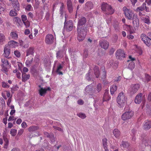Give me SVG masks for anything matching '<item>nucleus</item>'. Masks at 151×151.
<instances>
[{"mask_svg": "<svg viewBox=\"0 0 151 151\" xmlns=\"http://www.w3.org/2000/svg\"><path fill=\"white\" fill-rule=\"evenodd\" d=\"M86 22L84 17H82L78 21L77 27V39L79 42L83 41L87 33V30L86 27H81Z\"/></svg>", "mask_w": 151, "mask_h": 151, "instance_id": "obj_1", "label": "nucleus"}, {"mask_svg": "<svg viewBox=\"0 0 151 151\" xmlns=\"http://www.w3.org/2000/svg\"><path fill=\"white\" fill-rule=\"evenodd\" d=\"M127 97L124 93L122 92L119 94L117 98L116 101L118 106L120 108L124 106L126 102Z\"/></svg>", "mask_w": 151, "mask_h": 151, "instance_id": "obj_2", "label": "nucleus"}, {"mask_svg": "<svg viewBox=\"0 0 151 151\" xmlns=\"http://www.w3.org/2000/svg\"><path fill=\"white\" fill-rule=\"evenodd\" d=\"M1 66V71L7 75L8 70L10 67V65L8 60L5 59H2Z\"/></svg>", "mask_w": 151, "mask_h": 151, "instance_id": "obj_3", "label": "nucleus"}, {"mask_svg": "<svg viewBox=\"0 0 151 151\" xmlns=\"http://www.w3.org/2000/svg\"><path fill=\"white\" fill-rule=\"evenodd\" d=\"M101 9L107 14H111L114 13V10L111 6L105 2L102 4Z\"/></svg>", "mask_w": 151, "mask_h": 151, "instance_id": "obj_4", "label": "nucleus"}, {"mask_svg": "<svg viewBox=\"0 0 151 151\" xmlns=\"http://www.w3.org/2000/svg\"><path fill=\"white\" fill-rule=\"evenodd\" d=\"M94 70V75H91V72L90 71H89V73L86 74V78L88 81H90L91 80V78H94L95 76L96 78H98L100 75V72L99 70V68L97 66H95L93 69Z\"/></svg>", "mask_w": 151, "mask_h": 151, "instance_id": "obj_5", "label": "nucleus"}, {"mask_svg": "<svg viewBox=\"0 0 151 151\" xmlns=\"http://www.w3.org/2000/svg\"><path fill=\"white\" fill-rule=\"evenodd\" d=\"M123 10L126 17L129 20H131L134 14L132 11L125 6L123 8Z\"/></svg>", "mask_w": 151, "mask_h": 151, "instance_id": "obj_6", "label": "nucleus"}, {"mask_svg": "<svg viewBox=\"0 0 151 151\" xmlns=\"http://www.w3.org/2000/svg\"><path fill=\"white\" fill-rule=\"evenodd\" d=\"M134 112L131 110L126 111L122 116V119L123 120H126L130 119L133 116Z\"/></svg>", "mask_w": 151, "mask_h": 151, "instance_id": "obj_7", "label": "nucleus"}, {"mask_svg": "<svg viewBox=\"0 0 151 151\" xmlns=\"http://www.w3.org/2000/svg\"><path fill=\"white\" fill-rule=\"evenodd\" d=\"M142 40L147 46L149 47L151 45V39L145 34H142L141 35Z\"/></svg>", "mask_w": 151, "mask_h": 151, "instance_id": "obj_8", "label": "nucleus"}, {"mask_svg": "<svg viewBox=\"0 0 151 151\" xmlns=\"http://www.w3.org/2000/svg\"><path fill=\"white\" fill-rule=\"evenodd\" d=\"M73 27V24L72 21L69 20L68 21L66 22V20H65L64 28L67 31H70L72 29Z\"/></svg>", "mask_w": 151, "mask_h": 151, "instance_id": "obj_9", "label": "nucleus"}, {"mask_svg": "<svg viewBox=\"0 0 151 151\" xmlns=\"http://www.w3.org/2000/svg\"><path fill=\"white\" fill-rule=\"evenodd\" d=\"M132 23L134 28L135 29L136 27L139 26V20L138 16L136 14H134L132 16Z\"/></svg>", "mask_w": 151, "mask_h": 151, "instance_id": "obj_10", "label": "nucleus"}, {"mask_svg": "<svg viewBox=\"0 0 151 151\" xmlns=\"http://www.w3.org/2000/svg\"><path fill=\"white\" fill-rule=\"evenodd\" d=\"M139 87L140 85L138 84H132L131 85L129 90L131 94H134L137 92Z\"/></svg>", "mask_w": 151, "mask_h": 151, "instance_id": "obj_11", "label": "nucleus"}, {"mask_svg": "<svg viewBox=\"0 0 151 151\" xmlns=\"http://www.w3.org/2000/svg\"><path fill=\"white\" fill-rule=\"evenodd\" d=\"M39 87L40 89L39 90V92L40 95L41 96H44L46 94L47 91H50V88L48 87L47 88H43L40 85H39Z\"/></svg>", "mask_w": 151, "mask_h": 151, "instance_id": "obj_12", "label": "nucleus"}, {"mask_svg": "<svg viewBox=\"0 0 151 151\" xmlns=\"http://www.w3.org/2000/svg\"><path fill=\"white\" fill-rule=\"evenodd\" d=\"M116 58L120 60L122 59L125 57L124 51L121 49H119L116 51Z\"/></svg>", "mask_w": 151, "mask_h": 151, "instance_id": "obj_13", "label": "nucleus"}, {"mask_svg": "<svg viewBox=\"0 0 151 151\" xmlns=\"http://www.w3.org/2000/svg\"><path fill=\"white\" fill-rule=\"evenodd\" d=\"M11 1L14 9L16 10L19 11L20 10V5L17 0H9Z\"/></svg>", "mask_w": 151, "mask_h": 151, "instance_id": "obj_14", "label": "nucleus"}, {"mask_svg": "<svg viewBox=\"0 0 151 151\" xmlns=\"http://www.w3.org/2000/svg\"><path fill=\"white\" fill-rule=\"evenodd\" d=\"M123 27L125 30L129 32L130 34L135 32V30L134 29L132 26L129 25L125 24L123 25Z\"/></svg>", "mask_w": 151, "mask_h": 151, "instance_id": "obj_15", "label": "nucleus"}, {"mask_svg": "<svg viewBox=\"0 0 151 151\" xmlns=\"http://www.w3.org/2000/svg\"><path fill=\"white\" fill-rule=\"evenodd\" d=\"M54 39V37L52 35L48 34L46 36L45 42L48 44L52 43L53 42Z\"/></svg>", "mask_w": 151, "mask_h": 151, "instance_id": "obj_16", "label": "nucleus"}, {"mask_svg": "<svg viewBox=\"0 0 151 151\" xmlns=\"http://www.w3.org/2000/svg\"><path fill=\"white\" fill-rule=\"evenodd\" d=\"M100 44L101 47L105 49L108 48L109 44L106 40H102L100 42Z\"/></svg>", "mask_w": 151, "mask_h": 151, "instance_id": "obj_17", "label": "nucleus"}, {"mask_svg": "<svg viewBox=\"0 0 151 151\" xmlns=\"http://www.w3.org/2000/svg\"><path fill=\"white\" fill-rule=\"evenodd\" d=\"M129 58L131 62H130L129 65V68L131 70L133 69L135 65L134 63L133 62L135 60V58H132L131 56H129Z\"/></svg>", "mask_w": 151, "mask_h": 151, "instance_id": "obj_18", "label": "nucleus"}, {"mask_svg": "<svg viewBox=\"0 0 151 151\" xmlns=\"http://www.w3.org/2000/svg\"><path fill=\"white\" fill-rule=\"evenodd\" d=\"M85 9L86 10L92 9L93 6V4L91 1H88L85 4Z\"/></svg>", "mask_w": 151, "mask_h": 151, "instance_id": "obj_19", "label": "nucleus"}, {"mask_svg": "<svg viewBox=\"0 0 151 151\" xmlns=\"http://www.w3.org/2000/svg\"><path fill=\"white\" fill-rule=\"evenodd\" d=\"M142 99V93H139L136 96L134 100L135 102L137 104H140L141 102Z\"/></svg>", "mask_w": 151, "mask_h": 151, "instance_id": "obj_20", "label": "nucleus"}, {"mask_svg": "<svg viewBox=\"0 0 151 151\" xmlns=\"http://www.w3.org/2000/svg\"><path fill=\"white\" fill-rule=\"evenodd\" d=\"M151 127V122L146 121L144 123L143 125L144 129L146 130H148Z\"/></svg>", "mask_w": 151, "mask_h": 151, "instance_id": "obj_21", "label": "nucleus"}, {"mask_svg": "<svg viewBox=\"0 0 151 151\" xmlns=\"http://www.w3.org/2000/svg\"><path fill=\"white\" fill-rule=\"evenodd\" d=\"M18 44L19 43L17 42L14 40L10 41L8 43V45L10 47L13 48H15L17 47Z\"/></svg>", "mask_w": 151, "mask_h": 151, "instance_id": "obj_22", "label": "nucleus"}, {"mask_svg": "<svg viewBox=\"0 0 151 151\" xmlns=\"http://www.w3.org/2000/svg\"><path fill=\"white\" fill-rule=\"evenodd\" d=\"M108 91H106L105 92L103 97V101H109L111 99V97L109 95Z\"/></svg>", "mask_w": 151, "mask_h": 151, "instance_id": "obj_23", "label": "nucleus"}, {"mask_svg": "<svg viewBox=\"0 0 151 151\" xmlns=\"http://www.w3.org/2000/svg\"><path fill=\"white\" fill-rule=\"evenodd\" d=\"M34 52V48L33 47H30L26 51V56L31 55H33Z\"/></svg>", "mask_w": 151, "mask_h": 151, "instance_id": "obj_24", "label": "nucleus"}, {"mask_svg": "<svg viewBox=\"0 0 151 151\" xmlns=\"http://www.w3.org/2000/svg\"><path fill=\"white\" fill-rule=\"evenodd\" d=\"M39 129L38 127L36 126H33L30 127L28 129V130L30 132H35Z\"/></svg>", "mask_w": 151, "mask_h": 151, "instance_id": "obj_25", "label": "nucleus"}, {"mask_svg": "<svg viewBox=\"0 0 151 151\" xmlns=\"http://www.w3.org/2000/svg\"><path fill=\"white\" fill-rule=\"evenodd\" d=\"M92 86L91 85H89L86 88L85 92L86 93H88L90 94L92 93Z\"/></svg>", "mask_w": 151, "mask_h": 151, "instance_id": "obj_26", "label": "nucleus"}, {"mask_svg": "<svg viewBox=\"0 0 151 151\" xmlns=\"http://www.w3.org/2000/svg\"><path fill=\"white\" fill-rule=\"evenodd\" d=\"M113 133L114 136L116 138H118L120 135V133L119 130L117 129H115L113 131Z\"/></svg>", "mask_w": 151, "mask_h": 151, "instance_id": "obj_27", "label": "nucleus"}, {"mask_svg": "<svg viewBox=\"0 0 151 151\" xmlns=\"http://www.w3.org/2000/svg\"><path fill=\"white\" fill-rule=\"evenodd\" d=\"M129 146V145L128 142L123 141L122 142L121 144L120 145L121 148L122 149L127 148Z\"/></svg>", "mask_w": 151, "mask_h": 151, "instance_id": "obj_28", "label": "nucleus"}, {"mask_svg": "<svg viewBox=\"0 0 151 151\" xmlns=\"http://www.w3.org/2000/svg\"><path fill=\"white\" fill-rule=\"evenodd\" d=\"M22 81L25 82L29 79L30 76L29 74L26 75L25 74L22 73Z\"/></svg>", "mask_w": 151, "mask_h": 151, "instance_id": "obj_29", "label": "nucleus"}, {"mask_svg": "<svg viewBox=\"0 0 151 151\" xmlns=\"http://www.w3.org/2000/svg\"><path fill=\"white\" fill-rule=\"evenodd\" d=\"M6 39L4 35L2 34H0V44H3L5 41Z\"/></svg>", "mask_w": 151, "mask_h": 151, "instance_id": "obj_30", "label": "nucleus"}, {"mask_svg": "<svg viewBox=\"0 0 151 151\" xmlns=\"http://www.w3.org/2000/svg\"><path fill=\"white\" fill-rule=\"evenodd\" d=\"M13 21L14 22L17 23L20 26L22 24L20 19L17 17L14 18L13 19Z\"/></svg>", "mask_w": 151, "mask_h": 151, "instance_id": "obj_31", "label": "nucleus"}, {"mask_svg": "<svg viewBox=\"0 0 151 151\" xmlns=\"http://www.w3.org/2000/svg\"><path fill=\"white\" fill-rule=\"evenodd\" d=\"M3 139L5 142L4 147V148L7 149L8 148L9 145L8 139L6 137L4 136H3Z\"/></svg>", "mask_w": 151, "mask_h": 151, "instance_id": "obj_32", "label": "nucleus"}, {"mask_svg": "<svg viewBox=\"0 0 151 151\" xmlns=\"http://www.w3.org/2000/svg\"><path fill=\"white\" fill-rule=\"evenodd\" d=\"M117 86L115 85H113L110 87V92L111 94H114V92L117 89Z\"/></svg>", "mask_w": 151, "mask_h": 151, "instance_id": "obj_33", "label": "nucleus"}, {"mask_svg": "<svg viewBox=\"0 0 151 151\" xmlns=\"http://www.w3.org/2000/svg\"><path fill=\"white\" fill-rule=\"evenodd\" d=\"M151 80V77L150 76L147 74H145V78L143 80V81L145 82H148Z\"/></svg>", "mask_w": 151, "mask_h": 151, "instance_id": "obj_34", "label": "nucleus"}, {"mask_svg": "<svg viewBox=\"0 0 151 151\" xmlns=\"http://www.w3.org/2000/svg\"><path fill=\"white\" fill-rule=\"evenodd\" d=\"M63 67V66L61 64H60L58 67V68L56 70L57 73L59 75H62L63 73L60 71Z\"/></svg>", "mask_w": 151, "mask_h": 151, "instance_id": "obj_35", "label": "nucleus"}, {"mask_svg": "<svg viewBox=\"0 0 151 151\" xmlns=\"http://www.w3.org/2000/svg\"><path fill=\"white\" fill-rule=\"evenodd\" d=\"M10 35L13 39L16 40L18 38L17 35L14 32H11Z\"/></svg>", "mask_w": 151, "mask_h": 151, "instance_id": "obj_36", "label": "nucleus"}, {"mask_svg": "<svg viewBox=\"0 0 151 151\" xmlns=\"http://www.w3.org/2000/svg\"><path fill=\"white\" fill-rule=\"evenodd\" d=\"M10 52L9 50L6 48H5L4 50V54L6 57H7L9 55Z\"/></svg>", "mask_w": 151, "mask_h": 151, "instance_id": "obj_37", "label": "nucleus"}, {"mask_svg": "<svg viewBox=\"0 0 151 151\" xmlns=\"http://www.w3.org/2000/svg\"><path fill=\"white\" fill-rule=\"evenodd\" d=\"M17 11H18L14 9V10H11L9 13V15L11 16H16L17 15Z\"/></svg>", "mask_w": 151, "mask_h": 151, "instance_id": "obj_38", "label": "nucleus"}, {"mask_svg": "<svg viewBox=\"0 0 151 151\" xmlns=\"http://www.w3.org/2000/svg\"><path fill=\"white\" fill-rule=\"evenodd\" d=\"M63 56V53L62 51H59L57 53V57L58 58H62Z\"/></svg>", "mask_w": 151, "mask_h": 151, "instance_id": "obj_39", "label": "nucleus"}, {"mask_svg": "<svg viewBox=\"0 0 151 151\" xmlns=\"http://www.w3.org/2000/svg\"><path fill=\"white\" fill-rule=\"evenodd\" d=\"M64 8L65 6H64V4L63 3H62L60 9V14L61 15L63 14Z\"/></svg>", "mask_w": 151, "mask_h": 151, "instance_id": "obj_40", "label": "nucleus"}, {"mask_svg": "<svg viewBox=\"0 0 151 151\" xmlns=\"http://www.w3.org/2000/svg\"><path fill=\"white\" fill-rule=\"evenodd\" d=\"M143 21L146 23L147 24H149L150 23V22L149 18L148 17H143Z\"/></svg>", "mask_w": 151, "mask_h": 151, "instance_id": "obj_41", "label": "nucleus"}, {"mask_svg": "<svg viewBox=\"0 0 151 151\" xmlns=\"http://www.w3.org/2000/svg\"><path fill=\"white\" fill-rule=\"evenodd\" d=\"M17 132V130L14 129H12L10 131V133L11 135L13 136H15Z\"/></svg>", "mask_w": 151, "mask_h": 151, "instance_id": "obj_42", "label": "nucleus"}, {"mask_svg": "<svg viewBox=\"0 0 151 151\" xmlns=\"http://www.w3.org/2000/svg\"><path fill=\"white\" fill-rule=\"evenodd\" d=\"M33 61V58H32L30 60H27L25 63L26 66L28 67H29L30 65L32 63Z\"/></svg>", "mask_w": 151, "mask_h": 151, "instance_id": "obj_43", "label": "nucleus"}, {"mask_svg": "<svg viewBox=\"0 0 151 151\" xmlns=\"http://www.w3.org/2000/svg\"><path fill=\"white\" fill-rule=\"evenodd\" d=\"M74 53H73V54H71V60L73 61V63H75L77 57L75 55V56L74 55Z\"/></svg>", "mask_w": 151, "mask_h": 151, "instance_id": "obj_44", "label": "nucleus"}, {"mask_svg": "<svg viewBox=\"0 0 151 151\" xmlns=\"http://www.w3.org/2000/svg\"><path fill=\"white\" fill-rule=\"evenodd\" d=\"M77 115L78 116L82 119H84L86 117V116L85 114L82 113H80L77 114Z\"/></svg>", "mask_w": 151, "mask_h": 151, "instance_id": "obj_45", "label": "nucleus"}, {"mask_svg": "<svg viewBox=\"0 0 151 151\" xmlns=\"http://www.w3.org/2000/svg\"><path fill=\"white\" fill-rule=\"evenodd\" d=\"M107 140L106 138H104L102 139L103 147H107Z\"/></svg>", "mask_w": 151, "mask_h": 151, "instance_id": "obj_46", "label": "nucleus"}, {"mask_svg": "<svg viewBox=\"0 0 151 151\" xmlns=\"http://www.w3.org/2000/svg\"><path fill=\"white\" fill-rule=\"evenodd\" d=\"M2 86L4 88H9V86L8 85L7 82H2Z\"/></svg>", "mask_w": 151, "mask_h": 151, "instance_id": "obj_47", "label": "nucleus"}, {"mask_svg": "<svg viewBox=\"0 0 151 151\" xmlns=\"http://www.w3.org/2000/svg\"><path fill=\"white\" fill-rule=\"evenodd\" d=\"M14 53L17 57L19 58L21 56V54L20 52L17 50L15 51L14 52Z\"/></svg>", "mask_w": 151, "mask_h": 151, "instance_id": "obj_48", "label": "nucleus"}, {"mask_svg": "<svg viewBox=\"0 0 151 151\" xmlns=\"http://www.w3.org/2000/svg\"><path fill=\"white\" fill-rule=\"evenodd\" d=\"M32 9V7L30 4L27 5L25 8V10L28 11H31Z\"/></svg>", "mask_w": 151, "mask_h": 151, "instance_id": "obj_49", "label": "nucleus"}, {"mask_svg": "<svg viewBox=\"0 0 151 151\" xmlns=\"http://www.w3.org/2000/svg\"><path fill=\"white\" fill-rule=\"evenodd\" d=\"M113 60H111L107 62V66L108 67H110L113 64Z\"/></svg>", "mask_w": 151, "mask_h": 151, "instance_id": "obj_50", "label": "nucleus"}, {"mask_svg": "<svg viewBox=\"0 0 151 151\" xmlns=\"http://www.w3.org/2000/svg\"><path fill=\"white\" fill-rule=\"evenodd\" d=\"M111 148L114 151H118V149L116 146L112 145H110Z\"/></svg>", "mask_w": 151, "mask_h": 151, "instance_id": "obj_51", "label": "nucleus"}, {"mask_svg": "<svg viewBox=\"0 0 151 151\" xmlns=\"http://www.w3.org/2000/svg\"><path fill=\"white\" fill-rule=\"evenodd\" d=\"M35 4L34 5V8H37L40 4V2L38 0H35Z\"/></svg>", "mask_w": 151, "mask_h": 151, "instance_id": "obj_52", "label": "nucleus"}, {"mask_svg": "<svg viewBox=\"0 0 151 151\" xmlns=\"http://www.w3.org/2000/svg\"><path fill=\"white\" fill-rule=\"evenodd\" d=\"M103 70H104V71H103V75L101 76V78L103 79H104L106 77V72L104 68L103 69Z\"/></svg>", "mask_w": 151, "mask_h": 151, "instance_id": "obj_53", "label": "nucleus"}, {"mask_svg": "<svg viewBox=\"0 0 151 151\" xmlns=\"http://www.w3.org/2000/svg\"><path fill=\"white\" fill-rule=\"evenodd\" d=\"M101 88V84L100 83L98 84L97 86V91L98 92L100 91Z\"/></svg>", "mask_w": 151, "mask_h": 151, "instance_id": "obj_54", "label": "nucleus"}, {"mask_svg": "<svg viewBox=\"0 0 151 151\" xmlns=\"http://www.w3.org/2000/svg\"><path fill=\"white\" fill-rule=\"evenodd\" d=\"M24 24L26 26V27L27 28L29 27L30 26V23L28 21H25L24 22H23Z\"/></svg>", "mask_w": 151, "mask_h": 151, "instance_id": "obj_55", "label": "nucleus"}, {"mask_svg": "<svg viewBox=\"0 0 151 151\" xmlns=\"http://www.w3.org/2000/svg\"><path fill=\"white\" fill-rule=\"evenodd\" d=\"M22 19L23 22L26 21L27 20V17L26 15H22L21 17Z\"/></svg>", "mask_w": 151, "mask_h": 151, "instance_id": "obj_56", "label": "nucleus"}, {"mask_svg": "<svg viewBox=\"0 0 151 151\" xmlns=\"http://www.w3.org/2000/svg\"><path fill=\"white\" fill-rule=\"evenodd\" d=\"M49 137L50 138V140L52 142H53L55 141V138L51 134L50 137Z\"/></svg>", "mask_w": 151, "mask_h": 151, "instance_id": "obj_57", "label": "nucleus"}, {"mask_svg": "<svg viewBox=\"0 0 151 151\" xmlns=\"http://www.w3.org/2000/svg\"><path fill=\"white\" fill-rule=\"evenodd\" d=\"M22 127L23 128H25L27 126L26 123L24 122H23L21 124Z\"/></svg>", "mask_w": 151, "mask_h": 151, "instance_id": "obj_58", "label": "nucleus"}, {"mask_svg": "<svg viewBox=\"0 0 151 151\" xmlns=\"http://www.w3.org/2000/svg\"><path fill=\"white\" fill-rule=\"evenodd\" d=\"M143 8H142V7H139L137 8V9H136V10L137 12H140L142 11L143 10Z\"/></svg>", "mask_w": 151, "mask_h": 151, "instance_id": "obj_59", "label": "nucleus"}, {"mask_svg": "<svg viewBox=\"0 0 151 151\" xmlns=\"http://www.w3.org/2000/svg\"><path fill=\"white\" fill-rule=\"evenodd\" d=\"M67 6H72L70 0H67Z\"/></svg>", "mask_w": 151, "mask_h": 151, "instance_id": "obj_60", "label": "nucleus"}, {"mask_svg": "<svg viewBox=\"0 0 151 151\" xmlns=\"http://www.w3.org/2000/svg\"><path fill=\"white\" fill-rule=\"evenodd\" d=\"M68 9L69 12L70 13H71L73 11V6H68Z\"/></svg>", "mask_w": 151, "mask_h": 151, "instance_id": "obj_61", "label": "nucleus"}, {"mask_svg": "<svg viewBox=\"0 0 151 151\" xmlns=\"http://www.w3.org/2000/svg\"><path fill=\"white\" fill-rule=\"evenodd\" d=\"M28 17L30 18L31 19H32L33 17L34 16L32 13L31 12H29L28 13Z\"/></svg>", "mask_w": 151, "mask_h": 151, "instance_id": "obj_62", "label": "nucleus"}, {"mask_svg": "<svg viewBox=\"0 0 151 151\" xmlns=\"http://www.w3.org/2000/svg\"><path fill=\"white\" fill-rule=\"evenodd\" d=\"M78 104L79 105H82L84 103L83 101L81 99L77 101Z\"/></svg>", "mask_w": 151, "mask_h": 151, "instance_id": "obj_63", "label": "nucleus"}, {"mask_svg": "<svg viewBox=\"0 0 151 151\" xmlns=\"http://www.w3.org/2000/svg\"><path fill=\"white\" fill-rule=\"evenodd\" d=\"M5 10V8L4 6L0 5V12L4 11Z\"/></svg>", "mask_w": 151, "mask_h": 151, "instance_id": "obj_64", "label": "nucleus"}]
</instances>
